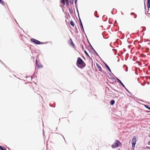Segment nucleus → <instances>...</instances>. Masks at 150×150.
Masks as SVG:
<instances>
[{
  "mask_svg": "<svg viewBox=\"0 0 150 150\" xmlns=\"http://www.w3.org/2000/svg\"><path fill=\"white\" fill-rule=\"evenodd\" d=\"M76 64L79 67L81 68L84 67L86 66L85 63L80 57L78 58Z\"/></svg>",
  "mask_w": 150,
  "mask_h": 150,
  "instance_id": "nucleus-1",
  "label": "nucleus"
},
{
  "mask_svg": "<svg viewBox=\"0 0 150 150\" xmlns=\"http://www.w3.org/2000/svg\"><path fill=\"white\" fill-rule=\"evenodd\" d=\"M122 143L118 140H116L115 142L112 145V147L113 148H116L119 146H121Z\"/></svg>",
  "mask_w": 150,
  "mask_h": 150,
  "instance_id": "nucleus-2",
  "label": "nucleus"
},
{
  "mask_svg": "<svg viewBox=\"0 0 150 150\" xmlns=\"http://www.w3.org/2000/svg\"><path fill=\"white\" fill-rule=\"evenodd\" d=\"M31 41L35 43L37 45H39L40 44V42L39 41L35 39L34 38H31Z\"/></svg>",
  "mask_w": 150,
  "mask_h": 150,
  "instance_id": "nucleus-3",
  "label": "nucleus"
},
{
  "mask_svg": "<svg viewBox=\"0 0 150 150\" xmlns=\"http://www.w3.org/2000/svg\"><path fill=\"white\" fill-rule=\"evenodd\" d=\"M36 64L37 67L38 68H41L43 67L42 65L37 60L36 61Z\"/></svg>",
  "mask_w": 150,
  "mask_h": 150,
  "instance_id": "nucleus-4",
  "label": "nucleus"
},
{
  "mask_svg": "<svg viewBox=\"0 0 150 150\" xmlns=\"http://www.w3.org/2000/svg\"><path fill=\"white\" fill-rule=\"evenodd\" d=\"M137 141V139L136 137L135 136H134L133 138L132 139V144L133 145L134 144H136V142Z\"/></svg>",
  "mask_w": 150,
  "mask_h": 150,
  "instance_id": "nucleus-5",
  "label": "nucleus"
},
{
  "mask_svg": "<svg viewBox=\"0 0 150 150\" xmlns=\"http://www.w3.org/2000/svg\"><path fill=\"white\" fill-rule=\"evenodd\" d=\"M69 45L73 47H74V44L72 42V40L71 38L70 39V40L69 41Z\"/></svg>",
  "mask_w": 150,
  "mask_h": 150,
  "instance_id": "nucleus-6",
  "label": "nucleus"
},
{
  "mask_svg": "<svg viewBox=\"0 0 150 150\" xmlns=\"http://www.w3.org/2000/svg\"><path fill=\"white\" fill-rule=\"evenodd\" d=\"M96 66H97V67L98 70L99 71H101L102 69L101 68V67L100 65L99 64H97Z\"/></svg>",
  "mask_w": 150,
  "mask_h": 150,
  "instance_id": "nucleus-7",
  "label": "nucleus"
},
{
  "mask_svg": "<svg viewBox=\"0 0 150 150\" xmlns=\"http://www.w3.org/2000/svg\"><path fill=\"white\" fill-rule=\"evenodd\" d=\"M147 7L148 8L150 7V0H147Z\"/></svg>",
  "mask_w": 150,
  "mask_h": 150,
  "instance_id": "nucleus-8",
  "label": "nucleus"
},
{
  "mask_svg": "<svg viewBox=\"0 0 150 150\" xmlns=\"http://www.w3.org/2000/svg\"><path fill=\"white\" fill-rule=\"evenodd\" d=\"M105 66L107 68V69L110 71L111 72V70L110 68L109 67H108V66L105 63Z\"/></svg>",
  "mask_w": 150,
  "mask_h": 150,
  "instance_id": "nucleus-9",
  "label": "nucleus"
},
{
  "mask_svg": "<svg viewBox=\"0 0 150 150\" xmlns=\"http://www.w3.org/2000/svg\"><path fill=\"white\" fill-rule=\"evenodd\" d=\"M115 101L114 100H112L110 102V104L111 105H113L115 103Z\"/></svg>",
  "mask_w": 150,
  "mask_h": 150,
  "instance_id": "nucleus-10",
  "label": "nucleus"
},
{
  "mask_svg": "<svg viewBox=\"0 0 150 150\" xmlns=\"http://www.w3.org/2000/svg\"><path fill=\"white\" fill-rule=\"evenodd\" d=\"M70 23L71 26H72L73 27L74 26V22L72 21H71Z\"/></svg>",
  "mask_w": 150,
  "mask_h": 150,
  "instance_id": "nucleus-11",
  "label": "nucleus"
},
{
  "mask_svg": "<svg viewBox=\"0 0 150 150\" xmlns=\"http://www.w3.org/2000/svg\"><path fill=\"white\" fill-rule=\"evenodd\" d=\"M117 79L118 81L121 84V85L123 87H125L123 83H122V82L121 81L118 79Z\"/></svg>",
  "mask_w": 150,
  "mask_h": 150,
  "instance_id": "nucleus-12",
  "label": "nucleus"
},
{
  "mask_svg": "<svg viewBox=\"0 0 150 150\" xmlns=\"http://www.w3.org/2000/svg\"><path fill=\"white\" fill-rule=\"evenodd\" d=\"M79 20H80V25H81V27L82 28L83 30H83V27L82 23V22L81 21V20L80 19H79Z\"/></svg>",
  "mask_w": 150,
  "mask_h": 150,
  "instance_id": "nucleus-13",
  "label": "nucleus"
},
{
  "mask_svg": "<svg viewBox=\"0 0 150 150\" xmlns=\"http://www.w3.org/2000/svg\"><path fill=\"white\" fill-rule=\"evenodd\" d=\"M0 149L1 150H6L4 147L0 146Z\"/></svg>",
  "mask_w": 150,
  "mask_h": 150,
  "instance_id": "nucleus-14",
  "label": "nucleus"
},
{
  "mask_svg": "<svg viewBox=\"0 0 150 150\" xmlns=\"http://www.w3.org/2000/svg\"><path fill=\"white\" fill-rule=\"evenodd\" d=\"M132 15H133L134 16V18H135L137 17V15L134 13L132 12Z\"/></svg>",
  "mask_w": 150,
  "mask_h": 150,
  "instance_id": "nucleus-15",
  "label": "nucleus"
},
{
  "mask_svg": "<svg viewBox=\"0 0 150 150\" xmlns=\"http://www.w3.org/2000/svg\"><path fill=\"white\" fill-rule=\"evenodd\" d=\"M84 52H85V54H86V55L87 56L90 57L89 56V55L88 54V53H87V52H86V50H85Z\"/></svg>",
  "mask_w": 150,
  "mask_h": 150,
  "instance_id": "nucleus-16",
  "label": "nucleus"
},
{
  "mask_svg": "<svg viewBox=\"0 0 150 150\" xmlns=\"http://www.w3.org/2000/svg\"><path fill=\"white\" fill-rule=\"evenodd\" d=\"M144 106L146 108H147L149 110H150V108L147 105H144Z\"/></svg>",
  "mask_w": 150,
  "mask_h": 150,
  "instance_id": "nucleus-17",
  "label": "nucleus"
},
{
  "mask_svg": "<svg viewBox=\"0 0 150 150\" xmlns=\"http://www.w3.org/2000/svg\"><path fill=\"white\" fill-rule=\"evenodd\" d=\"M0 3L2 5H4V2L2 0H0Z\"/></svg>",
  "mask_w": 150,
  "mask_h": 150,
  "instance_id": "nucleus-18",
  "label": "nucleus"
},
{
  "mask_svg": "<svg viewBox=\"0 0 150 150\" xmlns=\"http://www.w3.org/2000/svg\"><path fill=\"white\" fill-rule=\"evenodd\" d=\"M66 4L67 6L69 4V1L68 0H66Z\"/></svg>",
  "mask_w": 150,
  "mask_h": 150,
  "instance_id": "nucleus-19",
  "label": "nucleus"
},
{
  "mask_svg": "<svg viewBox=\"0 0 150 150\" xmlns=\"http://www.w3.org/2000/svg\"><path fill=\"white\" fill-rule=\"evenodd\" d=\"M135 145V144H134V145L132 144V149L133 150L134 149Z\"/></svg>",
  "mask_w": 150,
  "mask_h": 150,
  "instance_id": "nucleus-20",
  "label": "nucleus"
},
{
  "mask_svg": "<svg viewBox=\"0 0 150 150\" xmlns=\"http://www.w3.org/2000/svg\"><path fill=\"white\" fill-rule=\"evenodd\" d=\"M70 3L72 4L74 3V0H69Z\"/></svg>",
  "mask_w": 150,
  "mask_h": 150,
  "instance_id": "nucleus-21",
  "label": "nucleus"
},
{
  "mask_svg": "<svg viewBox=\"0 0 150 150\" xmlns=\"http://www.w3.org/2000/svg\"><path fill=\"white\" fill-rule=\"evenodd\" d=\"M61 2L64 5H65V3L64 0H62L61 1Z\"/></svg>",
  "mask_w": 150,
  "mask_h": 150,
  "instance_id": "nucleus-22",
  "label": "nucleus"
},
{
  "mask_svg": "<svg viewBox=\"0 0 150 150\" xmlns=\"http://www.w3.org/2000/svg\"><path fill=\"white\" fill-rule=\"evenodd\" d=\"M148 144L149 145H150V141L148 142Z\"/></svg>",
  "mask_w": 150,
  "mask_h": 150,
  "instance_id": "nucleus-23",
  "label": "nucleus"
},
{
  "mask_svg": "<svg viewBox=\"0 0 150 150\" xmlns=\"http://www.w3.org/2000/svg\"><path fill=\"white\" fill-rule=\"evenodd\" d=\"M146 148V149H149L150 148V147H148V146H147L146 148Z\"/></svg>",
  "mask_w": 150,
  "mask_h": 150,
  "instance_id": "nucleus-24",
  "label": "nucleus"
},
{
  "mask_svg": "<svg viewBox=\"0 0 150 150\" xmlns=\"http://www.w3.org/2000/svg\"><path fill=\"white\" fill-rule=\"evenodd\" d=\"M77 0H74L75 3V4H76V2H77Z\"/></svg>",
  "mask_w": 150,
  "mask_h": 150,
  "instance_id": "nucleus-25",
  "label": "nucleus"
},
{
  "mask_svg": "<svg viewBox=\"0 0 150 150\" xmlns=\"http://www.w3.org/2000/svg\"><path fill=\"white\" fill-rule=\"evenodd\" d=\"M132 60H134V61H135V60L134 59V58Z\"/></svg>",
  "mask_w": 150,
  "mask_h": 150,
  "instance_id": "nucleus-26",
  "label": "nucleus"
}]
</instances>
